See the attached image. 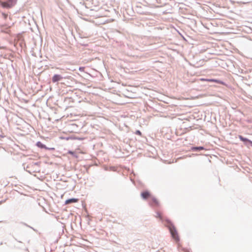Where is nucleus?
<instances>
[{"instance_id":"1","label":"nucleus","mask_w":252,"mask_h":252,"mask_svg":"<svg viewBox=\"0 0 252 252\" xmlns=\"http://www.w3.org/2000/svg\"><path fill=\"white\" fill-rule=\"evenodd\" d=\"M168 228L172 237L177 241L179 240V237L175 226L171 223H169Z\"/></svg>"},{"instance_id":"2","label":"nucleus","mask_w":252,"mask_h":252,"mask_svg":"<svg viewBox=\"0 0 252 252\" xmlns=\"http://www.w3.org/2000/svg\"><path fill=\"white\" fill-rule=\"evenodd\" d=\"M67 153L71 155L73 157L75 158H79V154H86V153L80 148H77L74 151H69Z\"/></svg>"},{"instance_id":"3","label":"nucleus","mask_w":252,"mask_h":252,"mask_svg":"<svg viewBox=\"0 0 252 252\" xmlns=\"http://www.w3.org/2000/svg\"><path fill=\"white\" fill-rule=\"evenodd\" d=\"M14 46L16 47H24L25 46V42L23 38L21 37H18L17 38L15 39Z\"/></svg>"},{"instance_id":"4","label":"nucleus","mask_w":252,"mask_h":252,"mask_svg":"<svg viewBox=\"0 0 252 252\" xmlns=\"http://www.w3.org/2000/svg\"><path fill=\"white\" fill-rule=\"evenodd\" d=\"M15 3L13 0H8L6 2H1V5L3 7L10 8L12 7Z\"/></svg>"},{"instance_id":"5","label":"nucleus","mask_w":252,"mask_h":252,"mask_svg":"<svg viewBox=\"0 0 252 252\" xmlns=\"http://www.w3.org/2000/svg\"><path fill=\"white\" fill-rule=\"evenodd\" d=\"M149 204L150 205L154 207L158 206L159 205L158 201L157 200V199L153 196H152L149 199Z\"/></svg>"},{"instance_id":"6","label":"nucleus","mask_w":252,"mask_h":252,"mask_svg":"<svg viewBox=\"0 0 252 252\" xmlns=\"http://www.w3.org/2000/svg\"><path fill=\"white\" fill-rule=\"evenodd\" d=\"M200 81H207V82H216V83H219V84H222V85H225V84L221 81H220V80H217V79H205V78H201L200 79Z\"/></svg>"},{"instance_id":"7","label":"nucleus","mask_w":252,"mask_h":252,"mask_svg":"<svg viewBox=\"0 0 252 252\" xmlns=\"http://www.w3.org/2000/svg\"><path fill=\"white\" fill-rule=\"evenodd\" d=\"M141 197L144 199H147L148 198L150 199V198L152 196L151 195V193L148 191H145L141 192Z\"/></svg>"},{"instance_id":"8","label":"nucleus","mask_w":252,"mask_h":252,"mask_svg":"<svg viewBox=\"0 0 252 252\" xmlns=\"http://www.w3.org/2000/svg\"><path fill=\"white\" fill-rule=\"evenodd\" d=\"M78 201H79V199H77V198H71V199H67V200L65 201V205H67V204H70V203H76V202H77Z\"/></svg>"},{"instance_id":"9","label":"nucleus","mask_w":252,"mask_h":252,"mask_svg":"<svg viewBox=\"0 0 252 252\" xmlns=\"http://www.w3.org/2000/svg\"><path fill=\"white\" fill-rule=\"evenodd\" d=\"M36 146L40 148L48 149V150H54L55 149L54 148H47L45 145L43 144L41 142H38L36 143Z\"/></svg>"},{"instance_id":"10","label":"nucleus","mask_w":252,"mask_h":252,"mask_svg":"<svg viewBox=\"0 0 252 252\" xmlns=\"http://www.w3.org/2000/svg\"><path fill=\"white\" fill-rule=\"evenodd\" d=\"M62 79L61 75L58 74H55L52 77V82L55 83L58 81H60Z\"/></svg>"},{"instance_id":"11","label":"nucleus","mask_w":252,"mask_h":252,"mask_svg":"<svg viewBox=\"0 0 252 252\" xmlns=\"http://www.w3.org/2000/svg\"><path fill=\"white\" fill-rule=\"evenodd\" d=\"M239 138L240 139V140H241L242 141H243V142H249L252 146V141L249 140L247 138H244L241 135H239Z\"/></svg>"},{"instance_id":"12","label":"nucleus","mask_w":252,"mask_h":252,"mask_svg":"<svg viewBox=\"0 0 252 252\" xmlns=\"http://www.w3.org/2000/svg\"><path fill=\"white\" fill-rule=\"evenodd\" d=\"M156 217L157 218H159L160 220H163V216L162 213L159 211H157L156 212Z\"/></svg>"},{"instance_id":"13","label":"nucleus","mask_w":252,"mask_h":252,"mask_svg":"<svg viewBox=\"0 0 252 252\" xmlns=\"http://www.w3.org/2000/svg\"><path fill=\"white\" fill-rule=\"evenodd\" d=\"M204 148L203 147H194L191 148V150L193 151H197V150H203Z\"/></svg>"},{"instance_id":"14","label":"nucleus","mask_w":252,"mask_h":252,"mask_svg":"<svg viewBox=\"0 0 252 252\" xmlns=\"http://www.w3.org/2000/svg\"><path fill=\"white\" fill-rule=\"evenodd\" d=\"M2 17L4 19H6L7 18V17H8V14H6V13H2Z\"/></svg>"},{"instance_id":"15","label":"nucleus","mask_w":252,"mask_h":252,"mask_svg":"<svg viewBox=\"0 0 252 252\" xmlns=\"http://www.w3.org/2000/svg\"><path fill=\"white\" fill-rule=\"evenodd\" d=\"M135 133L137 135H139L140 136H141L142 135V133L141 132V131L140 130H137L136 132H135Z\"/></svg>"}]
</instances>
